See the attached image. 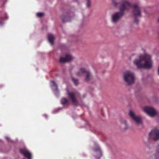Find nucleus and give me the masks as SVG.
I'll list each match as a JSON object with an SVG mask.
<instances>
[{"label": "nucleus", "mask_w": 159, "mask_h": 159, "mask_svg": "<svg viewBox=\"0 0 159 159\" xmlns=\"http://www.w3.org/2000/svg\"><path fill=\"white\" fill-rule=\"evenodd\" d=\"M150 139L157 140L159 139V130L155 129L152 130L149 134Z\"/></svg>", "instance_id": "0eeeda50"}, {"label": "nucleus", "mask_w": 159, "mask_h": 159, "mask_svg": "<svg viewBox=\"0 0 159 159\" xmlns=\"http://www.w3.org/2000/svg\"><path fill=\"white\" fill-rule=\"evenodd\" d=\"M123 78L124 81L129 85L132 84L134 82V75L131 71L127 70L125 72L123 73Z\"/></svg>", "instance_id": "7ed1b4c3"}, {"label": "nucleus", "mask_w": 159, "mask_h": 159, "mask_svg": "<svg viewBox=\"0 0 159 159\" xmlns=\"http://www.w3.org/2000/svg\"><path fill=\"white\" fill-rule=\"evenodd\" d=\"M157 21L158 22H159V18H158Z\"/></svg>", "instance_id": "393cba45"}, {"label": "nucleus", "mask_w": 159, "mask_h": 159, "mask_svg": "<svg viewBox=\"0 0 159 159\" xmlns=\"http://www.w3.org/2000/svg\"><path fill=\"white\" fill-rule=\"evenodd\" d=\"M77 75L81 76H86L85 80L86 81H89L92 78L91 74L90 72L88 70H86L83 68L80 69L76 73Z\"/></svg>", "instance_id": "20e7f679"}, {"label": "nucleus", "mask_w": 159, "mask_h": 159, "mask_svg": "<svg viewBox=\"0 0 159 159\" xmlns=\"http://www.w3.org/2000/svg\"><path fill=\"white\" fill-rule=\"evenodd\" d=\"M72 80L76 85H77L78 84V81L77 79L72 78Z\"/></svg>", "instance_id": "a211bd4d"}, {"label": "nucleus", "mask_w": 159, "mask_h": 159, "mask_svg": "<svg viewBox=\"0 0 159 159\" xmlns=\"http://www.w3.org/2000/svg\"><path fill=\"white\" fill-rule=\"evenodd\" d=\"M87 0V7H90L91 5V3L90 2V0Z\"/></svg>", "instance_id": "412c9836"}, {"label": "nucleus", "mask_w": 159, "mask_h": 159, "mask_svg": "<svg viewBox=\"0 0 159 159\" xmlns=\"http://www.w3.org/2000/svg\"><path fill=\"white\" fill-rule=\"evenodd\" d=\"M20 152L22 154H23L25 157L28 158V159H32L31 153L26 148H24L23 149H20Z\"/></svg>", "instance_id": "9b49d317"}, {"label": "nucleus", "mask_w": 159, "mask_h": 159, "mask_svg": "<svg viewBox=\"0 0 159 159\" xmlns=\"http://www.w3.org/2000/svg\"><path fill=\"white\" fill-rule=\"evenodd\" d=\"M61 103L63 105H67L69 103L68 100L66 98H63L61 100Z\"/></svg>", "instance_id": "f3484780"}, {"label": "nucleus", "mask_w": 159, "mask_h": 159, "mask_svg": "<svg viewBox=\"0 0 159 159\" xmlns=\"http://www.w3.org/2000/svg\"><path fill=\"white\" fill-rule=\"evenodd\" d=\"M50 82V85L52 87V89L53 90L55 95L57 96L59 92L57 85L53 81H51Z\"/></svg>", "instance_id": "f8f14e48"}, {"label": "nucleus", "mask_w": 159, "mask_h": 159, "mask_svg": "<svg viewBox=\"0 0 159 159\" xmlns=\"http://www.w3.org/2000/svg\"><path fill=\"white\" fill-rule=\"evenodd\" d=\"M119 9L120 11L113 13L111 16V21L113 23L117 22L123 16L124 11L127 10L128 11L129 9L132 7V5L127 0H120Z\"/></svg>", "instance_id": "f03ea898"}, {"label": "nucleus", "mask_w": 159, "mask_h": 159, "mask_svg": "<svg viewBox=\"0 0 159 159\" xmlns=\"http://www.w3.org/2000/svg\"><path fill=\"white\" fill-rule=\"evenodd\" d=\"M70 17L66 15H62L61 16V18L63 22H66L70 21Z\"/></svg>", "instance_id": "2eb2a0df"}, {"label": "nucleus", "mask_w": 159, "mask_h": 159, "mask_svg": "<svg viewBox=\"0 0 159 159\" xmlns=\"http://www.w3.org/2000/svg\"><path fill=\"white\" fill-rule=\"evenodd\" d=\"M44 116H46V117H47V115H45Z\"/></svg>", "instance_id": "a878e982"}, {"label": "nucleus", "mask_w": 159, "mask_h": 159, "mask_svg": "<svg viewBox=\"0 0 159 159\" xmlns=\"http://www.w3.org/2000/svg\"><path fill=\"white\" fill-rule=\"evenodd\" d=\"M134 64L139 68L150 69L152 67L153 62L151 56L145 53L140 55L139 58L135 59Z\"/></svg>", "instance_id": "f257e3e1"}, {"label": "nucleus", "mask_w": 159, "mask_h": 159, "mask_svg": "<svg viewBox=\"0 0 159 159\" xmlns=\"http://www.w3.org/2000/svg\"><path fill=\"white\" fill-rule=\"evenodd\" d=\"M48 38L49 42L52 45H53L55 39L54 35L52 34H49L48 35Z\"/></svg>", "instance_id": "ddd939ff"}, {"label": "nucleus", "mask_w": 159, "mask_h": 159, "mask_svg": "<svg viewBox=\"0 0 159 159\" xmlns=\"http://www.w3.org/2000/svg\"><path fill=\"white\" fill-rule=\"evenodd\" d=\"M44 15L43 12H39L36 13L37 16L38 17H42Z\"/></svg>", "instance_id": "6ab92c4d"}, {"label": "nucleus", "mask_w": 159, "mask_h": 159, "mask_svg": "<svg viewBox=\"0 0 159 159\" xmlns=\"http://www.w3.org/2000/svg\"><path fill=\"white\" fill-rule=\"evenodd\" d=\"M0 24L2 25V23H1V22H0Z\"/></svg>", "instance_id": "bb28decb"}, {"label": "nucleus", "mask_w": 159, "mask_h": 159, "mask_svg": "<svg viewBox=\"0 0 159 159\" xmlns=\"http://www.w3.org/2000/svg\"><path fill=\"white\" fill-rule=\"evenodd\" d=\"M60 109H61V108H58V109H56V110H54V111H53V113H55V111L58 110H59Z\"/></svg>", "instance_id": "b1692460"}, {"label": "nucleus", "mask_w": 159, "mask_h": 159, "mask_svg": "<svg viewBox=\"0 0 159 159\" xmlns=\"http://www.w3.org/2000/svg\"><path fill=\"white\" fill-rule=\"evenodd\" d=\"M143 109L144 111L151 117H155L157 115V113L156 111L152 107H145L143 108Z\"/></svg>", "instance_id": "39448f33"}, {"label": "nucleus", "mask_w": 159, "mask_h": 159, "mask_svg": "<svg viewBox=\"0 0 159 159\" xmlns=\"http://www.w3.org/2000/svg\"><path fill=\"white\" fill-rule=\"evenodd\" d=\"M74 57L71 54H66L60 58V61L61 63L69 62L72 61Z\"/></svg>", "instance_id": "6e6552de"}, {"label": "nucleus", "mask_w": 159, "mask_h": 159, "mask_svg": "<svg viewBox=\"0 0 159 159\" xmlns=\"http://www.w3.org/2000/svg\"><path fill=\"white\" fill-rule=\"evenodd\" d=\"M94 151L96 155H97L95 156V157L97 158H99L102 156V152L100 149L99 148L94 149Z\"/></svg>", "instance_id": "4468645a"}, {"label": "nucleus", "mask_w": 159, "mask_h": 159, "mask_svg": "<svg viewBox=\"0 0 159 159\" xmlns=\"http://www.w3.org/2000/svg\"><path fill=\"white\" fill-rule=\"evenodd\" d=\"M6 139H7V140L8 141H10V138H9L8 137H6Z\"/></svg>", "instance_id": "5701e85b"}, {"label": "nucleus", "mask_w": 159, "mask_h": 159, "mask_svg": "<svg viewBox=\"0 0 159 159\" xmlns=\"http://www.w3.org/2000/svg\"><path fill=\"white\" fill-rule=\"evenodd\" d=\"M66 91L69 100L71 101L73 105L75 106L78 105L79 104L76 99L75 94L72 92H69L67 89Z\"/></svg>", "instance_id": "1a4fd4ad"}, {"label": "nucleus", "mask_w": 159, "mask_h": 159, "mask_svg": "<svg viewBox=\"0 0 159 159\" xmlns=\"http://www.w3.org/2000/svg\"><path fill=\"white\" fill-rule=\"evenodd\" d=\"M133 15L135 17L139 16H141V11L140 7L136 4H134L133 6Z\"/></svg>", "instance_id": "9d476101"}, {"label": "nucleus", "mask_w": 159, "mask_h": 159, "mask_svg": "<svg viewBox=\"0 0 159 159\" xmlns=\"http://www.w3.org/2000/svg\"><path fill=\"white\" fill-rule=\"evenodd\" d=\"M112 2L113 5L116 7L118 6V3L116 1V0H112Z\"/></svg>", "instance_id": "aec40b11"}, {"label": "nucleus", "mask_w": 159, "mask_h": 159, "mask_svg": "<svg viewBox=\"0 0 159 159\" xmlns=\"http://www.w3.org/2000/svg\"><path fill=\"white\" fill-rule=\"evenodd\" d=\"M121 123L122 125V126L123 127V129L124 130H126L128 128V125L125 120H123L121 121Z\"/></svg>", "instance_id": "dca6fc26"}, {"label": "nucleus", "mask_w": 159, "mask_h": 159, "mask_svg": "<svg viewBox=\"0 0 159 159\" xmlns=\"http://www.w3.org/2000/svg\"><path fill=\"white\" fill-rule=\"evenodd\" d=\"M129 114L137 125H142V119L139 116L135 115L134 112L131 110L129 111Z\"/></svg>", "instance_id": "423d86ee"}, {"label": "nucleus", "mask_w": 159, "mask_h": 159, "mask_svg": "<svg viewBox=\"0 0 159 159\" xmlns=\"http://www.w3.org/2000/svg\"><path fill=\"white\" fill-rule=\"evenodd\" d=\"M7 18V16L6 15V16L4 18H2V20H6Z\"/></svg>", "instance_id": "4be33fe9"}]
</instances>
